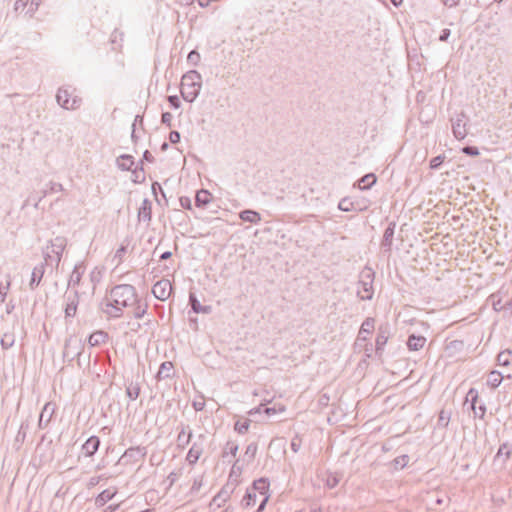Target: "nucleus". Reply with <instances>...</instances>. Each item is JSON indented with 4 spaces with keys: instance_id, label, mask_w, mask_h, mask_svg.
I'll use <instances>...</instances> for the list:
<instances>
[{
    "instance_id": "f257e3e1",
    "label": "nucleus",
    "mask_w": 512,
    "mask_h": 512,
    "mask_svg": "<svg viewBox=\"0 0 512 512\" xmlns=\"http://www.w3.org/2000/svg\"><path fill=\"white\" fill-rule=\"evenodd\" d=\"M102 309L111 317H119L124 309H130L136 318H141L146 313L147 305L138 298L133 286L124 284L110 291Z\"/></svg>"
},
{
    "instance_id": "f03ea898",
    "label": "nucleus",
    "mask_w": 512,
    "mask_h": 512,
    "mask_svg": "<svg viewBox=\"0 0 512 512\" xmlns=\"http://www.w3.org/2000/svg\"><path fill=\"white\" fill-rule=\"evenodd\" d=\"M202 86L201 75L196 71H189L181 81V94L187 101H193L199 94Z\"/></svg>"
},
{
    "instance_id": "7ed1b4c3",
    "label": "nucleus",
    "mask_w": 512,
    "mask_h": 512,
    "mask_svg": "<svg viewBox=\"0 0 512 512\" xmlns=\"http://www.w3.org/2000/svg\"><path fill=\"white\" fill-rule=\"evenodd\" d=\"M268 491L269 482L266 479L256 480L253 484L252 492H249L247 495V506H252L255 504L257 493H259V495L262 496V500L258 508V511H262L269 498V496L267 495Z\"/></svg>"
},
{
    "instance_id": "20e7f679",
    "label": "nucleus",
    "mask_w": 512,
    "mask_h": 512,
    "mask_svg": "<svg viewBox=\"0 0 512 512\" xmlns=\"http://www.w3.org/2000/svg\"><path fill=\"white\" fill-rule=\"evenodd\" d=\"M56 97L57 102L67 110H73L79 106L80 100L77 98L74 91L68 88L59 89Z\"/></svg>"
},
{
    "instance_id": "39448f33",
    "label": "nucleus",
    "mask_w": 512,
    "mask_h": 512,
    "mask_svg": "<svg viewBox=\"0 0 512 512\" xmlns=\"http://www.w3.org/2000/svg\"><path fill=\"white\" fill-rule=\"evenodd\" d=\"M152 293L157 299L161 301L167 300L172 293V285L170 281L167 279H162L156 282L152 288Z\"/></svg>"
},
{
    "instance_id": "423d86ee",
    "label": "nucleus",
    "mask_w": 512,
    "mask_h": 512,
    "mask_svg": "<svg viewBox=\"0 0 512 512\" xmlns=\"http://www.w3.org/2000/svg\"><path fill=\"white\" fill-rule=\"evenodd\" d=\"M40 0H17L15 9L17 11L33 13L39 6Z\"/></svg>"
},
{
    "instance_id": "0eeeda50",
    "label": "nucleus",
    "mask_w": 512,
    "mask_h": 512,
    "mask_svg": "<svg viewBox=\"0 0 512 512\" xmlns=\"http://www.w3.org/2000/svg\"><path fill=\"white\" fill-rule=\"evenodd\" d=\"M511 455H512V450H511L509 444L503 443L502 445H500V447L494 457V460L501 464H505L510 459Z\"/></svg>"
},
{
    "instance_id": "6e6552de",
    "label": "nucleus",
    "mask_w": 512,
    "mask_h": 512,
    "mask_svg": "<svg viewBox=\"0 0 512 512\" xmlns=\"http://www.w3.org/2000/svg\"><path fill=\"white\" fill-rule=\"evenodd\" d=\"M99 444V438L92 436L84 443L83 450L88 456H92L98 450Z\"/></svg>"
},
{
    "instance_id": "1a4fd4ad",
    "label": "nucleus",
    "mask_w": 512,
    "mask_h": 512,
    "mask_svg": "<svg viewBox=\"0 0 512 512\" xmlns=\"http://www.w3.org/2000/svg\"><path fill=\"white\" fill-rule=\"evenodd\" d=\"M426 343V338L423 336H415L411 335L408 339L407 345L410 350H419L424 347Z\"/></svg>"
},
{
    "instance_id": "9d476101",
    "label": "nucleus",
    "mask_w": 512,
    "mask_h": 512,
    "mask_svg": "<svg viewBox=\"0 0 512 512\" xmlns=\"http://www.w3.org/2000/svg\"><path fill=\"white\" fill-rule=\"evenodd\" d=\"M502 380L503 376L500 372L491 371L487 376V385L490 388L495 389L501 384Z\"/></svg>"
},
{
    "instance_id": "9b49d317",
    "label": "nucleus",
    "mask_w": 512,
    "mask_h": 512,
    "mask_svg": "<svg viewBox=\"0 0 512 512\" xmlns=\"http://www.w3.org/2000/svg\"><path fill=\"white\" fill-rule=\"evenodd\" d=\"M240 218L243 221L250 223H258L261 220L260 214L252 210H245L240 213Z\"/></svg>"
},
{
    "instance_id": "f8f14e48",
    "label": "nucleus",
    "mask_w": 512,
    "mask_h": 512,
    "mask_svg": "<svg viewBox=\"0 0 512 512\" xmlns=\"http://www.w3.org/2000/svg\"><path fill=\"white\" fill-rule=\"evenodd\" d=\"M375 182H376V176L374 174H367L359 180L358 186L360 189H368L372 185H374Z\"/></svg>"
},
{
    "instance_id": "ddd939ff",
    "label": "nucleus",
    "mask_w": 512,
    "mask_h": 512,
    "mask_svg": "<svg viewBox=\"0 0 512 512\" xmlns=\"http://www.w3.org/2000/svg\"><path fill=\"white\" fill-rule=\"evenodd\" d=\"M107 334L103 331H96L89 337V343L93 346L99 345L106 340Z\"/></svg>"
},
{
    "instance_id": "4468645a",
    "label": "nucleus",
    "mask_w": 512,
    "mask_h": 512,
    "mask_svg": "<svg viewBox=\"0 0 512 512\" xmlns=\"http://www.w3.org/2000/svg\"><path fill=\"white\" fill-rule=\"evenodd\" d=\"M212 199L211 194L207 190H201L196 194V203L199 205H206Z\"/></svg>"
},
{
    "instance_id": "2eb2a0df",
    "label": "nucleus",
    "mask_w": 512,
    "mask_h": 512,
    "mask_svg": "<svg viewBox=\"0 0 512 512\" xmlns=\"http://www.w3.org/2000/svg\"><path fill=\"white\" fill-rule=\"evenodd\" d=\"M172 369H173L172 362L162 363V365L160 366V369L158 371V377L161 378V377L169 376V373L172 371Z\"/></svg>"
},
{
    "instance_id": "dca6fc26",
    "label": "nucleus",
    "mask_w": 512,
    "mask_h": 512,
    "mask_svg": "<svg viewBox=\"0 0 512 512\" xmlns=\"http://www.w3.org/2000/svg\"><path fill=\"white\" fill-rule=\"evenodd\" d=\"M358 294L361 299H371L373 295L372 286L369 284H363V290H359Z\"/></svg>"
},
{
    "instance_id": "f3484780",
    "label": "nucleus",
    "mask_w": 512,
    "mask_h": 512,
    "mask_svg": "<svg viewBox=\"0 0 512 512\" xmlns=\"http://www.w3.org/2000/svg\"><path fill=\"white\" fill-rule=\"evenodd\" d=\"M374 330V319H366L361 326V332L370 334Z\"/></svg>"
},
{
    "instance_id": "a211bd4d",
    "label": "nucleus",
    "mask_w": 512,
    "mask_h": 512,
    "mask_svg": "<svg viewBox=\"0 0 512 512\" xmlns=\"http://www.w3.org/2000/svg\"><path fill=\"white\" fill-rule=\"evenodd\" d=\"M444 159H445V157L441 156V155L432 158L430 161V167L432 169L439 167L444 162Z\"/></svg>"
},
{
    "instance_id": "6ab92c4d",
    "label": "nucleus",
    "mask_w": 512,
    "mask_h": 512,
    "mask_svg": "<svg viewBox=\"0 0 512 512\" xmlns=\"http://www.w3.org/2000/svg\"><path fill=\"white\" fill-rule=\"evenodd\" d=\"M114 495L115 491L105 490L99 495V500L105 502L110 500Z\"/></svg>"
},
{
    "instance_id": "aec40b11",
    "label": "nucleus",
    "mask_w": 512,
    "mask_h": 512,
    "mask_svg": "<svg viewBox=\"0 0 512 512\" xmlns=\"http://www.w3.org/2000/svg\"><path fill=\"white\" fill-rule=\"evenodd\" d=\"M188 61L193 63L194 65H197L198 62L200 61V55L198 52L196 51H191L189 54H188Z\"/></svg>"
},
{
    "instance_id": "412c9836",
    "label": "nucleus",
    "mask_w": 512,
    "mask_h": 512,
    "mask_svg": "<svg viewBox=\"0 0 512 512\" xmlns=\"http://www.w3.org/2000/svg\"><path fill=\"white\" fill-rule=\"evenodd\" d=\"M168 102H169L170 106L175 109H178L180 107V100H179L178 96H169Z\"/></svg>"
},
{
    "instance_id": "4be33fe9",
    "label": "nucleus",
    "mask_w": 512,
    "mask_h": 512,
    "mask_svg": "<svg viewBox=\"0 0 512 512\" xmlns=\"http://www.w3.org/2000/svg\"><path fill=\"white\" fill-rule=\"evenodd\" d=\"M199 457V452L198 451H195L193 448L190 449V451L188 452V455H187V459L191 462V463H194L197 461Z\"/></svg>"
},
{
    "instance_id": "5701e85b",
    "label": "nucleus",
    "mask_w": 512,
    "mask_h": 512,
    "mask_svg": "<svg viewBox=\"0 0 512 512\" xmlns=\"http://www.w3.org/2000/svg\"><path fill=\"white\" fill-rule=\"evenodd\" d=\"M463 152L467 155L478 156L479 150L476 147H464Z\"/></svg>"
},
{
    "instance_id": "b1692460",
    "label": "nucleus",
    "mask_w": 512,
    "mask_h": 512,
    "mask_svg": "<svg viewBox=\"0 0 512 512\" xmlns=\"http://www.w3.org/2000/svg\"><path fill=\"white\" fill-rule=\"evenodd\" d=\"M172 119H173V116L171 113L169 112H165L162 114V123L168 125V126H171L172 124Z\"/></svg>"
},
{
    "instance_id": "393cba45",
    "label": "nucleus",
    "mask_w": 512,
    "mask_h": 512,
    "mask_svg": "<svg viewBox=\"0 0 512 512\" xmlns=\"http://www.w3.org/2000/svg\"><path fill=\"white\" fill-rule=\"evenodd\" d=\"M339 208L343 211H350L352 208L350 207V203L348 200L344 199L339 203Z\"/></svg>"
},
{
    "instance_id": "a878e982",
    "label": "nucleus",
    "mask_w": 512,
    "mask_h": 512,
    "mask_svg": "<svg viewBox=\"0 0 512 512\" xmlns=\"http://www.w3.org/2000/svg\"><path fill=\"white\" fill-rule=\"evenodd\" d=\"M169 139L172 143H177L180 140V134L176 131L170 133Z\"/></svg>"
},
{
    "instance_id": "bb28decb",
    "label": "nucleus",
    "mask_w": 512,
    "mask_h": 512,
    "mask_svg": "<svg viewBox=\"0 0 512 512\" xmlns=\"http://www.w3.org/2000/svg\"><path fill=\"white\" fill-rule=\"evenodd\" d=\"M66 316H74L76 313V306L68 305L65 310Z\"/></svg>"
},
{
    "instance_id": "cd10ccee",
    "label": "nucleus",
    "mask_w": 512,
    "mask_h": 512,
    "mask_svg": "<svg viewBox=\"0 0 512 512\" xmlns=\"http://www.w3.org/2000/svg\"><path fill=\"white\" fill-rule=\"evenodd\" d=\"M446 6L453 7L458 4L459 0H442Z\"/></svg>"
},
{
    "instance_id": "c85d7f7f",
    "label": "nucleus",
    "mask_w": 512,
    "mask_h": 512,
    "mask_svg": "<svg viewBox=\"0 0 512 512\" xmlns=\"http://www.w3.org/2000/svg\"><path fill=\"white\" fill-rule=\"evenodd\" d=\"M128 395H129L130 398L136 399L138 397V395H139V389L136 388L135 391L128 390Z\"/></svg>"
},
{
    "instance_id": "c756f323",
    "label": "nucleus",
    "mask_w": 512,
    "mask_h": 512,
    "mask_svg": "<svg viewBox=\"0 0 512 512\" xmlns=\"http://www.w3.org/2000/svg\"><path fill=\"white\" fill-rule=\"evenodd\" d=\"M504 356L505 355L503 353L499 354L498 361L503 365H508V359L504 358Z\"/></svg>"
},
{
    "instance_id": "7c9ffc66",
    "label": "nucleus",
    "mask_w": 512,
    "mask_h": 512,
    "mask_svg": "<svg viewBox=\"0 0 512 512\" xmlns=\"http://www.w3.org/2000/svg\"><path fill=\"white\" fill-rule=\"evenodd\" d=\"M449 36V31H444V33L440 36V40L441 41H444L447 39V37Z\"/></svg>"
},
{
    "instance_id": "2f4dec72",
    "label": "nucleus",
    "mask_w": 512,
    "mask_h": 512,
    "mask_svg": "<svg viewBox=\"0 0 512 512\" xmlns=\"http://www.w3.org/2000/svg\"><path fill=\"white\" fill-rule=\"evenodd\" d=\"M171 257V252H165L161 255V259H168Z\"/></svg>"
},
{
    "instance_id": "473e14b6",
    "label": "nucleus",
    "mask_w": 512,
    "mask_h": 512,
    "mask_svg": "<svg viewBox=\"0 0 512 512\" xmlns=\"http://www.w3.org/2000/svg\"><path fill=\"white\" fill-rule=\"evenodd\" d=\"M195 407H196V409L201 410L202 409V404L201 405L200 404H197V405L195 404Z\"/></svg>"
},
{
    "instance_id": "72a5a7b5",
    "label": "nucleus",
    "mask_w": 512,
    "mask_h": 512,
    "mask_svg": "<svg viewBox=\"0 0 512 512\" xmlns=\"http://www.w3.org/2000/svg\"><path fill=\"white\" fill-rule=\"evenodd\" d=\"M195 407H196V409L201 410L202 409V404L201 405L200 404H197V405L195 404Z\"/></svg>"
},
{
    "instance_id": "f704fd0d",
    "label": "nucleus",
    "mask_w": 512,
    "mask_h": 512,
    "mask_svg": "<svg viewBox=\"0 0 512 512\" xmlns=\"http://www.w3.org/2000/svg\"><path fill=\"white\" fill-rule=\"evenodd\" d=\"M395 5H397L398 3H400L402 0H391Z\"/></svg>"
},
{
    "instance_id": "c9c22d12",
    "label": "nucleus",
    "mask_w": 512,
    "mask_h": 512,
    "mask_svg": "<svg viewBox=\"0 0 512 512\" xmlns=\"http://www.w3.org/2000/svg\"><path fill=\"white\" fill-rule=\"evenodd\" d=\"M271 412H272V409H271V408H267V409H266V413H267V414H270Z\"/></svg>"
},
{
    "instance_id": "e433bc0d",
    "label": "nucleus",
    "mask_w": 512,
    "mask_h": 512,
    "mask_svg": "<svg viewBox=\"0 0 512 512\" xmlns=\"http://www.w3.org/2000/svg\"><path fill=\"white\" fill-rule=\"evenodd\" d=\"M241 428L247 429L248 426L247 425H241Z\"/></svg>"
},
{
    "instance_id": "4c0bfd02",
    "label": "nucleus",
    "mask_w": 512,
    "mask_h": 512,
    "mask_svg": "<svg viewBox=\"0 0 512 512\" xmlns=\"http://www.w3.org/2000/svg\"><path fill=\"white\" fill-rule=\"evenodd\" d=\"M241 428L247 429L248 426L247 425H241Z\"/></svg>"
}]
</instances>
